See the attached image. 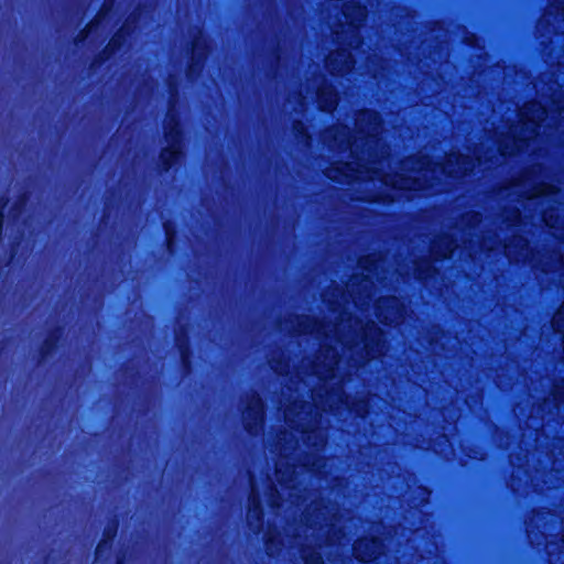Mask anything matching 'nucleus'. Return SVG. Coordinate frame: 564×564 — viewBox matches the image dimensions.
Returning <instances> with one entry per match:
<instances>
[{"mask_svg":"<svg viewBox=\"0 0 564 564\" xmlns=\"http://www.w3.org/2000/svg\"><path fill=\"white\" fill-rule=\"evenodd\" d=\"M248 517L253 518L260 523L264 520V509L259 494L251 492L248 498Z\"/></svg>","mask_w":564,"mask_h":564,"instance_id":"9","label":"nucleus"},{"mask_svg":"<svg viewBox=\"0 0 564 564\" xmlns=\"http://www.w3.org/2000/svg\"><path fill=\"white\" fill-rule=\"evenodd\" d=\"M128 47L123 46L117 39L110 37L105 47L98 52L89 64L90 72L99 70L107 62L113 58L117 54L124 53Z\"/></svg>","mask_w":564,"mask_h":564,"instance_id":"3","label":"nucleus"},{"mask_svg":"<svg viewBox=\"0 0 564 564\" xmlns=\"http://www.w3.org/2000/svg\"><path fill=\"white\" fill-rule=\"evenodd\" d=\"M164 243L169 253L173 254L177 248V225L172 220L163 223Z\"/></svg>","mask_w":564,"mask_h":564,"instance_id":"7","label":"nucleus"},{"mask_svg":"<svg viewBox=\"0 0 564 564\" xmlns=\"http://www.w3.org/2000/svg\"><path fill=\"white\" fill-rule=\"evenodd\" d=\"M264 546L268 551H271L273 547H276L281 541L273 534L267 533L263 538Z\"/></svg>","mask_w":564,"mask_h":564,"instance_id":"21","label":"nucleus"},{"mask_svg":"<svg viewBox=\"0 0 564 564\" xmlns=\"http://www.w3.org/2000/svg\"><path fill=\"white\" fill-rule=\"evenodd\" d=\"M382 301H384V302H394V301H395V297H393V296H387V297H382Z\"/></svg>","mask_w":564,"mask_h":564,"instance_id":"30","label":"nucleus"},{"mask_svg":"<svg viewBox=\"0 0 564 564\" xmlns=\"http://www.w3.org/2000/svg\"><path fill=\"white\" fill-rule=\"evenodd\" d=\"M178 356H180V364H181V368H182L183 372L185 375L191 373L193 370V367H194V364H193L194 350L178 354Z\"/></svg>","mask_w":564,"mask_h":564,"instance_id":"15","label":"nucleus"},{"mask_svg":"<svg viewBox=\"0 0 564 564\" xmlns=\"http://www.w3.org/2000/svg\"><path fill=\"white\" fill-rule=\"evenodd\" d=\"M119 530V520L113 518L102 530V535L95 549V558L101 561L111 551Z\"/></svg>","mask_w":564,"mask_h":564,"instance_id":"2","label":"nucleus"},{"mask_svg":"<svg viewBox=\"0 0 564 564\" xmlns=\"http://www.w3.org/2000/svg\"><path fill=\"white\" fill-rule=\"evenodd\" d=\"M115 564H126V555L124 554H119L116 557Z\"/></svg>","mask_w":564,"mask_h":564,"instance_id":"25","label":"nucleus"},{"mask_svg":"<svg viewBox=\"0 0 564 564\" xmlns=\"http://www.w3.org/2000/svg\"><path fill=\"white\" fill-rule=\"evenodd\" d=\"M65 328L63 325H54L47 330L46 337H48L58 348L61 346V340L64 336Z\"/></svg>","mask_w":564,"mask_h":564,"instance_id":"16","label":"nucleus"},{"mask_svg":"<svg viewBox=\"0 0 564 564\" xmlns=\"http://www.w3.org/2000/svg\"><path fill=\"white\" fill-rule=\"evenodd\" d=\"M58 350V347L45 336L37 350V364L47 361Z\"/></svg>","mask_w":564,"mask_h":564,"instance_id":"11","label":"nucleus"},{"mask_svg":"<svg viewBox=\"0 0 564 564\" xmlns=\"http://www.w3.org/2000/svg\"><path fill=\"white\" fill-rule=\"evenodd\" d=\"M376 314L378 317L381 316V307L379 305L376 306Z\"/></svg>","mask_w":564,"mask_h":564,"instance_id":"31","label":"nucleus"},{"mask_svg":"<svg viewBox=\"0 0 564 564\" xmlns=\"http://www.w3.org/2000/svg\"><path fill=\"white\" fill-rule=\"evenodd\" d=\"M304 564H324L323 556L315 551L303 554Z\"/></svg>","mask_w":564,"mask_h":564,"instance_id":"19","label":"nucleus"},{"mask_svg":"<svg viewBox=\"0 0 564 564\" xmlns=\"http://www.w3.org/2000/svg\"><path fill=\"white\" fill-rule=\"evenodd\" d=\"M360 404H365V401H360V402H358V403H357V406L359 408V406H360Z\"/></svg>","mask_w":564,"mask_h":564,"instance_id":"33","label":"nucleus"},{"mask_svg":"<svg viewBox=\"0 0 564 564\" xmlns=\"http://www.w3.org/2000/svg\"><path fill=\"white\" fill-rule=\"evenodd\" d=\"M174 344L178 354L193 350L187 325L180 326L174 334Z\"/></svg>","mask_w":564,"mask_h":564,"instance_id":"8","label":"nucleus"},{"mask_svg":"<svg viewBox=\"0 0 564 564\" xmlns=\"http://www.w3.org/2000/svg\"><path fill=\"white\" fill-rule=\"evenodd\" d=\"M303 318H304V319H306V321H307V319H311V317H310V316H303Z\"/></svg>","mask_w":564,"mask_h":564,"instance_id":"35","label":"nucleus"},{"mask_svg":"<svg viewBox=\"0 0 564 564\" xmlns=\"http://www.w3.org/2000/svg\"><path fill=\"white\" fill-rule=\"evenodd\" d=\"M354 552H355V554H356V558H357V560H359L360 562H362V561H364V558L359 557V555H358V547H357V545H355V546H354Z\"/></svg>","mask_w":564,"mask_h":564,"instance_id":"29","label":"nucleus"},{"mask_svg":"<svg viewBox=\"0 0 564 564\" xmlns=\"http://www.w3.org/2000/svg\"><path fill=\"white\" fill-rule=\"evenodd\" d=\"M137 17L134 14L130 15L121 26L112 34V39H117L119 43L123 46L128 47L130 39L135 32V23Z\"/></svg>","mask_w":564,"mask_h":564,"instance_id":"6","label":"nucleus"},{"mask_svg":"<svg viewBox=\"0 0 564 564\" xmlns=\"http://www.w3.org/2000/svg\"><path fill=\"white\" fill-rule=\"evenodd\" d=\"M351 9L354 11H360V10H364L365 7L360 2H355V3H352Z\"/></svg>","mask_w":564,"mask_h":564,"instance_id":"27","label":"nucleus"},{"mask_svg":"<svg viewBox=\"0 0 564 564\" xmlns=\"http://www.w3.org/2000/svg\"><path fill=\"white\" fill-rule=\"evenodd\" d=\"M338 65H339V63L336 58H334V59L327 58L326 59L327 67H330V66L337 67Z\"/></svg>","mask_w":564,"mask_h":564,"instance_id":"24","label":"nucleus"},{"mask_svg":"<svg viewBox=\"0 0 564 564\" xmlns=\"http://www.w3.org/2000/svg\"><path fill=\"white\" fill-rule=\"evenodd\" d=\"M107 10V1L104 3L100 12L98 15H96L93 20H90L84 29H82L74 39V43L76 45L82 44L86 41L88 34L90 33L91 29L96 26L99 23V15L102 13V11Z\"/></svg>","mask_w":564,"mask_h":564,"instance_id":"12","label":"nucleus"},{"mask_svg":"<svg viewBox=\"0 0 564 564\" xmlns=\"http://www.w3.org/2000/svg\"><path fill=\"white\" fill-rule=\"evenodd\" d=\"M206 50L207 45L206 42L202 39L200 33L195 35L191 41L187 65L188 75H191L193 72H196L202 66V62L206 57Z\"/></svg>","mask_w":564,"mask_h":564,"instance_id":"4","label":"nucleus"},{"mask_svg":"<svg viewBox=\"0 0 564 564\" xmlns=\"http://www.w3.org/2000/svg\"><path fill=\"white\" fill-rule=\"evenodd\" d=\"M470 452L473 454H468L469 458H478L477 455H476L478 453V451L476 448H470Z\"/></svg>","mask_w":564,"mask_h":564,"instance_id":"28","label":"nucleus"},{"mask_svg":"<svg viewBox=\"0 0 564 564\" xmlns=\"http://www.w3.org/2000/svg\"><path fill=\"white\" fill-rule=\"evenodd\" d=\"M431 271H436L435 268L431 267L430 264L427 263H424V264H419L416 265L415 268V272L417 274V276L421 279V278H426L430 275Z\"/></svg>","mask_w":564,"mask_h":564,"instance_id":"20","label":"nucleus"},{"mask_svg":"<svg viewBox=\"0 0 564 564\" xmlns=\"http://www.w3.org/2000/svg\"><path fill=\"white\" fill-rule=\"evenodd\" d=\"M382 334V329L373 322H369L367 324V327L364 329L361 335L364 348L367 355H370L372 351H375V348L380 346L381 340L378 338V336H381Z\"/></svg>","mask_w":564,"mask_h":564,"instance_id":"5","label":"nucleus"},{"mask_svg":"<svg viewBox=\"0 0 564 564\" xmlns=\"http://www.w3.org/2000/svg\"><path fill=\"white\" fill-rule=\"evenodd\" d=\"M318 109L321 111H330L335 107V101L332 99V95L328 91L318 89L316 94Z\"/></svg>","mask_w":564,"mask_h":564,"instance_id":"13","label":"nucleus"},{"mask_svg":"<svg viewBox=\"0 0 564 564\" xmlns=\"http://www.w3.org/2000/svg\"><path fill=\"white\" fill-rule=\"evenodd\" d=\"M351 163L349 162H340L339 164L332 167V172H334L337 176L347 177V171H352Z\"/></svg>","mask_w":564,"mask_h":564,"instance_id":"18","label":"nucleus"},{"mask_svg":"<svg viewBox=\"0 0 564 564\" xmlns=\"http://www.w3.org/2000/svg\"><path fill=\"white\" fill-rule=\"evenodd\" d=\"M9 198L6 195L0 196V241L3 239L4 236V210L8 206Z\"/></svg>","mask_w":564,"mask_h":564,"instance_id":"17","label":"nucleus"},{"mask_svg":"<svg viewBox=\"0 0 564 564\" xmlns=\"http://www.w3.org/2000/svg\"><path fill=\"white\" fill-rule=\"evenodd\" d=\"M4 349V341L2 339H0V355L2 354Z\"/></svg>","mask_w":564,"mask_h":564,"instance_id":"32","label":"nucleus"},{"mask_svg":"<svg viewBox=\"0 0 564 564\" xmlns=\"http://www.w3.org/2000/svg\"><path fill=\"white\" fill-rule=\"evenodd\" d=\"M362 113H364V115H366V116H368L369 118H370V117H376V116H377V112H376L375 110H372V109H367V108L362 110Z\"/></svg>","mask_w":564,"mask_h":564,"instance_id":"26","label":"nucleus"},{"mask_svg":"<svg viewBox=\"0 0 564 564\" xmlns=\"http://www.w3.org/2000/svg\"><path fill=\"white\" fill-rule=\"evenodd\" d=\"M18 246H19V241H13L11 243L9 261H12L14 259V257L17 254Z\"/></svg>","mask_w":564,"mask_h":564,"instance_id":"23","label":"nucleus"},{"mask_svg":"<svg viewBox=\"0 0 564 564\" xmlns=\"http://www.w3.org/2000/svg\"><path fill=\"white\" fill-rule=\"evenodd\" d=\"M326 176H327L328 178H330V180H334V177H333L332 175H329V174H326Z\"/></svg>","mask_w":564,"mask_h":564,"instance_id":"34","label":"nucleus"},{"mask_svg":"<svg viewBox=\"0 0 564 564\" xmlns=\"http://www.w3.org/2000/svg\"><path fill=\"white\" fill-rule=\"evenodd\" d=\"M169 91L170 100L163 122V137L166 145L160 149L156 163L160 174H169L182 163L184 158V127L181 113L173 108V98L178 95L177 85L169 83Z\"/></svg>","mask_w":564,"mask_h":564,"instance_id":"1","label":"nucleus"},{"mask_svg":"<svg viewBox=\"0 0 564 564\" xmlns=\"http://www.w3.org/2000/svg\"><path fill=\"white\" fill-rule=\"evenodd\" d=\"M293 130H294V132H295L296 134H299V135H302V134H305V133H306V127H305V124H304L302 121H300V120H295V121L293 122Z\"/></svg>","mask_w":564,"mask_h":564,"instance_id":"22","label":"nucleus"},{"mask_svg":"<svg viewBox=\"0 0 564 564\" xmlns=\"http://www.w3.org/2000/svg\"><path fill=\"white\" fill-rule=\"evenodd\" d=\"M25 203H26V196L23 194V195H20L19 198L12 204V206L10 208V217L13 221L18 220L20 215L24 212Z\"/></svg>","mask_w":564,"mask_h":564,"instance_id":"14","label":"nucleus"},{"mask_svg":"<svg viewBox=\"0 0 564 564\" xmlns=\"http://www.w3.org/2000/svg\"><path fill=\"white\" fill-rule=\"evenodd\" d=\"M246 414L247 416L243 426L248 433L252 434L258 423L262 420V412L260 408L253 406L251 403H249L246 406Z\"/></svg>","mask_w":564,"mask_h":564,"instance_id":"10","label":"nucleus"}]
</instances>
